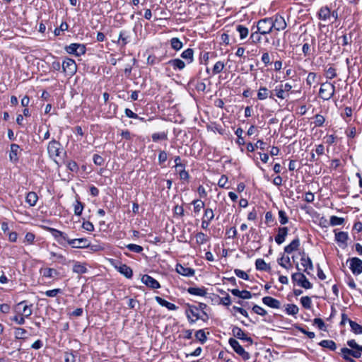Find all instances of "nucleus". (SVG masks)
Instances as JSON below:
<instances>
[{
  "label": "nucleus",
  "instance_id": "nucleus-15",
  "mask_svg": "<svg viewBox=\"0 0 362 362\" xmlns=\"http://www.w3.org/2000/svg\"><path fill=\"white\" fill-rule=\"evenodd\" d=\"M116 269L127 279H132L133 276L132 269L125 264H120L115 266Z\"/></svg>",
  "mask_w": 362,
  "mask_h": 362
},
{
  "label": "nucleus",
  "instance_id": "nucleus-52",
  "mask_svg": "<svg viewBox=\"0 0 362 362\" xmlns=\"http://www.w3.org/2000/svg\"><path fill=\"white\" fill-rule=\"evenodd\" d=\"M300 303L302 305L306 308L309 309L311 307L312 301L310 297L308 296H303L300 298Z\"/></svg>",
  "mask_w": 362,
  "mask_h": 362
},
{
  "label": "nucleus",
  "instance_id": "nucleus-10",
  "mask_svg": "<svg viewBox=\"0 0 362 362\" xmlns=\"http://www.w3.org/2000/svg\"><path fill=\"white\" fill-rule=\"evenodd\" d=\"M68 244L70 245L73 248H87L90 246V241L85 238L69 239Z\"/></svg>",
  "mask_w": 362,
  "mask_h": 362
},
{
  "label": "nucleus",
  "instance_id": "nucleus-44",
  "mask_svg": "<svg viewBox=\"0 0 362 362\" xmlns=\"http://www.w3.org/2000/svg\"><path fill=\"white\" fill-rule=\"evenodd\" d=\"M298 308L294 304H288L286 308V312L288 315H295L298 313Z\"/></svg>",
  "mask_w": 362,
  "mask_h": 362
},
{
  "label": "nucleus",
  "instance_id": "nucleus-34",
  "mask_svg": "<svg viewBox=\"0 0 362 362\" xmlns=\"http://www.w3.org/2000/svg\"><path fill=\"white\" fill-rule=\"evenodd\" d=\"M341 352L343 355V358L345 359L346 357H350V356H353L354 358H358V353L356 351H353L351 349L348 348H342L341 349Z\"/></svg>",
  "mask_w": 362,
  "mask_h": 362
},
{
  "label": "nucleus",
  "instance_id": "nucleus-36",
  "mask_svg": "<svg viewBox=\"0 0 362 362\" xmlns=\"http://www.w3.org/2000/svg\"><path fill=\"white\" fill-rule=\"evenodd\" d=\"M42 271L43 276L47 278L55 277L59 274V272L55 269L53 268H45Z\"/></svg>",
  "mask_w": 362,
  "mask_h": 362
},
{
  "label": "nucleus",
  "instance_id": "nucleus-40",
  "mask_svg": "<svg viewBox=\"0 0 362 362\" xmlns=\"http://www.w3.org/2000/svg\"><path fill=\"white\" fill-rule=\"evenodd\" d=\"M170 45H171V47L176 50V51H178L180 49H182V46H183V44L182 42L180 40L179 38L177 37H173L171 40H170Z\"/></svg>",
  "mask_w": 362,
  "mask_h": 362
},
{
  "label": "nucleus",
  "instance_id": "nucleus-16",
  "mask_svg": "<svg viewBox=\"0 0 362 362\" xmlns=\"http://www.w3.org/2000/svg\"><path fill=\"white\" fill-rule=\"evenodd\" d=\"M288 229L287 227L279 228L278 233L275 237V241L278 245L282 244L288 235Z\"/></svg>",
  "mask_w": 362,
  "mask_h": 362
},
{
  "label": "nucleus",
  "instance_id": "nucleus-45",
  "mask_svg": "<svg viewBox=\"0 0 362 362\" xmlns=\"http://www.w3.org/2000/svg\"><path fill=\"white\" fill-rule=\"evenodd\" d=\"M351 331L356 334H362V326L354 321H350Z\"/></svg>",
  "mask_w": 362,
  "mask_h": 362
},
{
  "label": "nucleus",
  "instance_id": "nucleus-21",
  "mask_svg": "<svg viewBox=\"0 0 362 362\" xmlns=\"http://www.w3.org/2000/svg\"><path fill=\"white\" fill-rule=\"evenodd\" d=\"M168 64L173 66L175 70H183L185 67V63L180 59H174L168 62Z\"/></svg>",
  "mask_w": 362,
  "mask_h": 362
},
{
  "label": "nucleus",
  "instance_id": "nucleus-9",
  "mask_svg": "<svg viewBox=\"0 0 362 362\" xmlns=\"http://www.w3.org/2000/svg\"><path fill=\"white\" fill-rule=\"evenodd\" d=\"M272 28L276 31H281L286 29L287 24L284 17L276 15L272 18Z\"/></svg>",
  "mask_w": 362,
  "mask_h": 362
},
{
  "label": "nucleus",
  "instance_id": "nucleus-49",
  "mask_svg": "<svg viewBox=\"0 0 362 362\" xmlns=\"http://www.w3.org/2000/svg\"><path fill=\"white\" fill-rule=\"evenodd\" d=\"M84 205L82 202L78 200L76 201L74 204V214L76 216H80L83 210Z\"/></svg>",
  "mask_w": 362,
  "mask_h": 362
},
{
  "label": "nucleus",
  "instance_id": "nucleus-27",
  "mask_svg": "<svg viewBox=\"0 0 362 362\" xmlns=\"http://www.w3.org/2000/svg\"><path fill=\"white\" fill-rule=\"evenodd\" d=\"M321 20L327 21L331 18V11L327 6L322 7L318 13Z\"/></svg>",
  "mask_w": 362,
  "mask_h": 362
},
{
  "label": "nucleus",
  "instance_id": "nucleus-19",
  "mask_svg": "<svg viewBox=\"0 0 362 362\" xmlns=\"http://www.w3.org/2000/svg\"><path fill=\"white\" fill-rule=\"evenodd\" d=\"M187 317L189 323H194L198 319L202 318L198 313V308L196 307L191 308L187 310Z\"/></svg>",
  "mask_w": 362,
  "mask_h": 362
},
{
  "label": "nucleus",
  "instance_id": "nucleus-61",
  "mask_svg": "<svg viewBox=\"0 0 362 362\" xmlns=\"http://www.w3.org/2000/svg\"><path fill=\"white\" fill-rule=\"evenodd\" d=\"M214 217V211L211 209H206L204 211V219L206 218L210 222Z\"/></svg>",
  "mask_w": 362,
  "mask_h": 362
},
{
  "label": "nucleus",
  "instance_id": "nucleus-8",
  "mask_svg": "<svg viewBox=\"0 0 362 362\" xmlns=\"http://www.w3.org/2000/svg\"><path fill=\"white\" fill-rule=\"evenodd\" d=\"M292 279L293 281L296 282L299 286L304 288H312L311 283L307 279L305 276L300 272L295 273L292 275Z\"/></svg>",
  "mask_w": 362,
  "mask_h": 362
},
{
  "label": "nucleus",
  "instance_id": "nucleus-39",
  "mask_svg": "<svg viewBox=\"0 0 362 362\" xmlns=\"http://www.w3.org/2000/svg\"><path fill=\"white\" fill-rule=\"evenodd\" d=\"M196 242L198 245H203L208 242L209 237L202 232L197 233L195 235Z\"/></svg>",
  "mask_w": 362,
  "mask_h": 362
},
{
  "label": "nucleus",
  "instance_id": "nucleus-7",
  "mask_svg": "<svg viewBox=\"0 0 362 362\" xmlns=\"http://www.w3.org/2000/svg\"><path fill=\"white\" fill-rule=\"evenodd\" d=\"M47 230L52 235L59 244L63 245L64 242H66L68 243L69 238L65 233L49 227L47 228Z\"/></svg>",
  "mask_w": 362,
  "mask_h": 362
},
{
  "label": "nucleus",
  "instance_id": "nucleus-29",
  "mask_svg": "<svg viewBox=\"0 0 362 362\" xmlns=\"http://www.w3.org/2000/svg\"><path fill=\"white\" fill-rule=\"evenodd\" d=\"M181 57L186 59L188 64H190L194 60V50L191 48H188L182 52Z\"/></svg>",
  "mask_w": 362,
  "mask_h": 362
},
{
  "label": "nucleus",
  "instance_id": "nucleus-50",
  "mask_svg": "<svg viewBox=\"0 0 362 362\" xmlns=\"http://www.w3.org/2000/svg\"><path fill=\"white\" fill-rule=\"evenodd\" d=\"M344 222V218L341 217H337L336 216H332L330 217V225L332 226H339L343 224Z\"/></svg>",
  "mask_w": 362,
  "mask_h": 362
},
{
  "label": "nucleus",
  "instance_id": "nucleus-18",
  "mask_svg": "<svg viewBox=\"0 0 362 362\" xmlns=\"http://www.w3.org/2000/svg\"><path fill=\"white\" fill-rule=\"evenodd\" d=\"M176 272L185 276H192L194 274V270L190 267H184L182 264L176 265Z\"/></svg>",
  "mask_w": 362,
  "mask_h": 362
},
{
  "label": "nucleus",
  "instance_id": "nucleus-5",
  "mask_svg": "<svg viewBox=\"0 0 362 362\" xmlns=\"http://www.w3.org/2000/svg\"><path fill=\"white\" fill-rule=\"evenodd\" d=\"M349 268L354 275H359L362 273V260L358 257L349 258Z\"/></svg>",
  "mask_w": 362,
  "mask_h": 362
},
{
  "label": "nucleus",
  "instance_id": "nucleus-30",
  "mask_svg": "<svg viewBox=\"0 0 362 362\" xmlns=\"http://www.w3.org/2000/svg\"><path fill=\"white\" fill-rule=\"evenodd\" d=\"M73 272L78 274H82L87 272V268L84 264L76 262L73 267Z\"/></svg>",
  "mask_w": 362,
  "mask_h": 362
},
{
  "label": "nucleus",
  "instance_id": "nucleus-42",
  "mask_svg": "<svg viewBox=\"0 0 362 362\" xmlns=\"http://www.w3.org/2000/svg\"><path fill=\"white\" fill-rule=\"evenodd\" d=\"M269 90L266 87H261L257 93V98L260 100H265L269 97Z\"/></svg>",
  "mask_w": 362,
  "mask_h": 362
},
{
  "label": "nucleus",
  "instance_id": "nucleus-14",
  "mask_svg": "<svg viewBox=\"0 0 362 362\" xmlns=\"http://www.w3.org/2000/svg\"><path fill=\"white\" fill-rule=\"evenodd\" d=\"M233 335L240 339L249 342L250 344L253 343V341L251 337H247L245 332L238 327L234 326L232 329Z\"/></svg>",
  "mask_w": 362,
  "mask_h": 362
},
{
  "label": "nucleus",
  "instance_id": "nucleus-22",
  "mask_svg": "<svg viewBox=\"0 0 362 362\" xmlns=\"http://www.w3.org/2000/svg\"><path fill=\"white\" fill-rule=\"evenodd\" d=\"M230 292L233 296H238L243 299H250L252 297L251 293L246 290L240 291L238 289L234 288L230 290Z\"/></svg>",
  "mask_w": 362,
  "mask_h": 362
},
{
  "label": "nucleus",
  "instance_id": "nucleus-24",
  "mask_svg": "<svg viewBox=\"0 0 362 362\" xmlns=\"http://www.w3.org/2000/svg\"><path fill=\"white\" fill-rule=\"evenodd\" d=\"M21 305H23V310L20 313L21 315L23 316L25 318L30 317L33 313L30 306L27 305L25 301H21L17 304L16 308H18Z\"/></svg>",
  "mask_w": 362,
  "mask_h": 362
},
{
  "label": "nucleus",
  "instance_id": "nucleus-55",
  "mask_svg": "<svg viewBox=\"0 0 362 362\" xmlns=\"http://www.w3.org/2000/svg\"><path fill=\"white\" fill-rule=\"evenodd\" d=\"M325 76L329 79H332L337 76L336 69L333 67H329L325 71Z\"/></svg>",
  "mask_w": 362,
  "mask_h": 362
},
{
  "label": "nucleus",
  "instance_id": "nucleus-11",
  "mask_svg": "<svg viewBox=\"0 0 362 362\" xmlns=\"http://www.w3.org/2000/svg\"><path fill=\"white\" fill-rule=\"evenodd\" d=\"M60 146V143L54 139L49 141L47 146V151L51 158H55L59 156Z\"/></svg>",
  "mask_w": 362,
  "mask_h": 362
},
{
  "label": "nucleus",
  "instance_id": "nucleus-46",
  "mask_svg": "<svg viewBox=\"0 0 362 362\" xmlns=\"http://www.w3.org/2000/svg\"><path fill=\"white\" fill-rule=\"evenodd\" d=\"M225 67V64L223 62H221V61H218L217 62L213 69H212V71H213V74H218L219 73H221L223 69H224Z\"/></svg>",
  "mask_w": 362,
  "mask_h": 362
},
{
  "label": "nucleus",
  "instance_id": "nucleus-51",
  "mask_svg": "<svg viewBox=\"0 0 362 362\" xmlns=\"http://www.w3.org/2000/svg\"><path fill=\"white\" fill-rule=\"evenodd\" d=\"M167 139V134L165 132L154 133L152 134V140L154 142H157L159 140H166Z\"/></svg>",
  "mask_w": 362,
  "mask_h": 362
},
{
  "label": "nucleus",
  "instance_id": "nucleus-48",
  "mask_svg": "<svg viewBox=\"0 0 362 362\" xmlns=\"http://www.w3.org/2000/svg\"><path fill=\"white\" fill-rule=\"evenodd\" d=\"M274 91L275 92L276 95L281 99H284L288 95L281 86H276Z\"/></svg>",
  "mask_w": 362,
  "mask_h": 362
},
{
  "label": "nucleus",
  "instance_id": "nucleus-60",
  "mask_svg": "<svg viewBox=\"0 0 362 362\" xmlns=\"http://www.w3.org/2000/svg\"><path fill=\"white\" fill-rule=\"evenodd\" d=\"M316 74L314 72H310L306 78V83L308 86H311L313 83L315 82L316 80Z\"/></svg>",
  "mask_w": 362,
  "mask_h": 362
},
{
  "label": "nucleus",
  "instance_id": "nucleus-59",
  "mask_svg": "<svg viewBox=\"0 0 362 362\" xmlns=\"http://www.w3.org/2000/svg\"><path fill=\"white\" fill-rule=\"evenodd\" d=\"M279 221L281 225H284L288 223V219L286 214L284 211H283V210L279 211Z\"/></svg>",
  "mask_w": 362,
  "mask_h": 362
},
{
  "label": "nucleus",
  "instance_id": "nucleus-1",
  "mask_svg": "<svg viewBox=\"0 0 362 362\" xmlns=\"http://www.w3.org/2000/svg\"><path fill=\"white\" fill-rule=\"evenodd\" d=\"M335 93V86L330 82L322 83L319 90V96L324 100H329Z\"/></svg>",
  "mask_w": 362,
  "mask_h": 362
},
{
  "label": "nucleus",
  "instance_id": "nucleus-32",
  "mask_svg": "<svg viewBox=\"0 0 362 362\" xmlns=\"http://www.w3.org/2000/svg\"><path fill=\"white\" fill-rule=\"evenodd\" d=\"M255 266L256 269L260 271H268L270 269V266L262 259H257L255 262Z\"/></svg>",
  "mask_w": 362,
  "mask_h": 362
},
{
  "label": "nucleus",
  "instance_id": "nucleus-20",
  "mask_svg": "<svg viewBox=\"0 0 362 362\" xmlns=\"http://www.w3.org/2000/svg\"><path fill=\"white\" fill-rule=\"evenodd\" d=\"M129 35L126 30H121L119 35V38L117 41V45L124 47L127 43L129 42Z\"/></svg>",
  "mask_w": 362,
  "mask_h": 362
},
{
  "label": "nucleus",
  "instance_id": "nucleus-62",
  "mask_svg": "<svg viewBox=\"0 0 362 362\" xmlns=\"http://www.w3.org/2000/svg\"><path fill=\"white\" fill-rule=\"evenodd\" d=\"M35 236L33 233H27L25 236V239L23 243H26L28 244H33L34 243Z\"/></svg>",
  "mask_w": 362,
  "mask_h": 362
},
{
  "label": "nucleus",
  "instance_id": "nucleus-54",
  "mask_svg": "<svg viewBox=\"0 0 362 362\" xmlns=\"http://www.w3.org/2000/svg\"><path fill=\"white\" fill-rule=\"evenodd\" d=\"M50 255L52 257H56L57 261L62 264H66V259L64 256L61 254H57L54 252H51Z\"/></svg>",
  "mask_w": 362,
  "mask_h": 362
},
{
  "label": "nucleus",
  "instance_id": "nucleus-17",
  "mask_svg": "<svg viewBox=\"0 0 362 362\" xmlns=\"http://www.w3.org/2000/svg\"><path fill=\"white\" fill-rule=\"evenodd\" d=\"M262 303L272 308L278 309L281 307L280 301L270 296L264 297L262 298Z\"/></svg>",
  "mask_w": 362,
  "mask_h": 362
},
{
  "label": "nucleus",
  "instance_id": "nucleus-6",
  "mask_svg": "<svg viewBox=\"0 0 362 362\" xmlns=\"http://www.w3.org/2000/svg\"><path fill=\"white\" fill-rule=\"evenodd\" d=\"M86 46L83 44L72 43L66 47V51L71 54L81 56L86 52Z\"/></svg>",
  "mask_w": 362,
  "mask_h": 362
},
{
  "label": "nucleus",
  "instance_id": "nucleus-64",
  "mask_svg": "<svg viewBox=\"0 0 362 362\" xmlns=\"http://www.w3.org/2000/svg\"><path fill=\"white\" fill-rule=\"evenodd\" d=\"M64 361L65 362H75L76 356L72 353L66 352L64 354Z\"/></svg>",
  "mask_w": 362,
  "mask_h": 362
},
{
  "label": "nucleus",
  "instance_id": "nucleus-57",
  "mask_svg": "<svg viewBox=\"0 0 362 362\" xmlns=\"http://www.w3.org/2000/svg\"><path fill=\"white\" fill-rule=\"evenodd\" d=\"M325 121V117L321 115H316L315 116V121L314 124L315 127H321L323 125L324 122Z\"/></svg>",
  "mask_w": 362,
  "mask_h": 362
},
{
  "label": "nucleus",
  "instance_id": "nucleus-23",
  "mask_svg": "<svg viewBox=\"0 0 362 362\" xmlns=\"http://www.w3.org/2000/svg\"><path fill=\"white\" fill-rule=\"evenodd\" d=\"M299 246H300V240L298 238H296L293 240H292V242L289 245H286L284 247V252L286 253L290 254V253L293 252V251L297 250L298 249Z\"/></svg>",
  "mask_w": 362,
  "mask_h": 362
},
{
  "label": "nucleus",
  "instance_id": "nucleus-43",
  "mask_svg": "<svg viewBox=\"0 0 362 362\" xmlns=\"http://www.w3.org/2000/svg\"><path fill=\"white\" fill-rule=\"evenodd\" d=\"M195 337L202 344H204L207 340V337L204 329H199L195 333Z\"/></svg>",
  "mask_w": 362,
  "mask_h": 362
},
{
  "label": "nucleus",
  "instance_id": "nucleus-53",
  "mask_svg": "<svg viewBox=\"0 0 362 362\" xmlns=\"http://www.w3.org/2000/svg\"><path fill=\"white\" fill-rule=\"evenodd\" d=\"M252 310L255 313L261 315V316H265L267 314V312L266 310H264L263 308L255 305L252 308Z\"/></svg>",
  "mask_w": 362,
  "mask_h": 362
},
{
  "label": "nucleus",
  "instance_id": "nucleus-4",
  "mask_svg": "<svg viewBox=\"0 0 362 362\" xmlns=\"http://www.w3.org/2000/svg\"><path fill=\"white\" fill-rule=\"evenodd\" d=\"M63 71L69 75L73 76L77 70V66L74 59L67 58L62 64Z\"/></svg>",
  "mask_w": 362,
  "mask_h": 362
},
{
  "label": "nucleus",
  "instance_id": "nucleus-2",
  "mask_svg": "<svg viewBox=\"0 0 362 362\" xmlns=\"http://www.w3.org/2000/svg\"><path fill=\"white\" fill-rule=\"evenodd\" d=\"M257 30L262 35L271 33L273 31L272 18H265L258 21Z\"/></svg>",
  "mask_w": 362,
  "mask_h": 362
},
{
  "label": "nucleus",
  "instance_id": "nucleus-3",
  "mask_svg": "<svg viewBox=\"0 0 362 362\" xmlns=\"http://www.w3.org/2000/svg\"><path fill=\"white\" fill-rule=\"evenodd\" d=\"M229 344L231 346L234 351L240 356L243 360L247 361L250 358V354L246 351L240 343L235 339L230 338L228 340Z\"/></svg>",
  "mask_w": 362,
  "mask_h": 362
},
{
  "label": "nucleus",
  "instance_id": "nucleus-38",
  "mask_svg": "<svg viewBox=\"0 0 362 362\" xmlns=\"http://www.w3.org/2000/svg\"><path fill=\"white\" fill-rule=\"evenodd\" d=\"M27 334V331L21 327H16L14 329V336L16 339H24L26 338L25 334Z\"/></svg>",
  "mask_w": 362,
  "mask_h": 362
},
{
  "label": "nucleus",
  "instance_id": "nucleus-58",
  "mask_svg": "<svg viewBox=\"0 0 362 362\" xmlns=\"http://www.w3.org/2000/svg\"><path fill=\"white\" fill-rule=\"evenodd\" d=\"M261 35H262L260 34L257 30V31L252 33L250 35V39L252 40L254 43H258L260 42L262 40Z\"/></svg>",
  "mask_w": 362,
  "mask_h": 362
},
{
  "label": "nucleus",
  "instance_id": "nucleus-35",
  "mask_svg": "<svg viewBox=\"0 0 362 362\" xmlns=\"http://www.w3.org/2000/svg\"><path fill=\"white\" fill-rule=\"evenodd\" d=\"M349 238L348 234L346 232H339L335 233V240L337 242L346 244Z\"/></svg>",
  "mask_w": 362,
  "mask_h": 362
},
{
  "label": "nucleus",
  "instance_id": "nucleus-26",
  "mask_svg": "<svg viewBox=\"0 0 362 362\" xmlns=\"http://www.w3.org/2000/svg\"><path fill=\"white\" fill-rule=\"evenodd\" d=\"M19 146L16 144H13L11 145V151L9 154L10 160L12 162H16L18 160V153L19 151Z\"/></svg>",
  "mask_w": 362,
  "mask_h": 362
},
{
  "label": "nucleus",
  "instance_id": "nucleus-37",
  "mask_svg": "<svg viewBox=\"0 0 362 362\" xmlns=\"http://www.w3.org/2000/svg\"><path fill=\"white\" fill-rule=\"evenodd\" d=\"M320 345L332 351H334L337 349V345L332 340H322L320 342Z\"/></svg>",
  "mask_w": 362,
  "mask_h": 362
},
{
  "label": "nucleus",
  "instance_id": "nucleus-47",
  "mask_svg": "<svg viewBox=\"0 0 362 362\" xmlns=\"http://www.w3.org/2000/svg\"><path fill=\"white\" fill-rule=\"evenodd\" d=\"M192 204L194 205V211L196 214L199 213L201 209L204 206V202L200 199L194 200Z\"/></svg>",
  "mask_w": 362,
  "mask_h": 362
},
{
  "label": "nucleus",
  "instance_id": "nucleus-41",
  "mask_svg": "<svg viewBox=\"0 0 362 362\" xmlns=\"http://www.w3.org/2000/svg\"><path fill=\"white\" fill-rule=\"evenodd\" d=\"M236 29H237V31L240 34V37L241 40H243V39H245V37H247L248 33H249V30H248V29L246 27H245L243 25H238L237 26Z\"/></svg>",
  "mask_w": 362,
  "mask_h": 362
},
{
  "label": "nucleus",
  "instance_id": "nucleus-13",
  "mask_svg": "<svg viewBox=\"0 0 362 362\" xmlns=\"http://www.w3.org/2000/svg\"><path fill=\"white\" fill-rule=\"evenodd\" d=\"M141 281L146 286L153 289L159 288L160 287L159 282L148 274H144L141 277Z\"/></svg>",
  "mask_w": 362,
  "mask_h": 362
},
{
  "label": "nucleus",
  "instance_id": "nucleus-28",
  "mask_svg": "<svg viewBox=\"0 0 362 362\" xmlns=\"http://www.w3.org/2000/svg\"><path fill=\"white\" fill-rule=\"evenodd\" d=\"M38 199L37 194L34 192H30L28 193L25 201L30 206H33L36 204Z\"/></svg>",
  "mask_w": 362,
  "mask_h": 362
},
{
  "label": "nucleus",
  "instance_id": "nucleus-31",
  "mask_svg": "<svg viewBox=\"0 0 362 362\" xmlns=\"http://www.w3.org/2000/svg\"><path fill=\"white\" fill-rule=\"evenodd\" d=\"M347 345L351 348L353 351H356L358 354V358L361 356L362 354V346L358 344L355 340L351 339L347 341Z\"/></svg>",
  "mask_w": 362,
  "mask_h": 362
},
{
  "label": "nucleus",
  "instance_id": "nucleus-25",
  "mask_svg": "<svg viewBox=\"0 0 362 362\" xmlns=\"http://www.w3.org/2000/svg\"><path fill=\"white\" fill-rule=\"evenodd\" d=\"M277 262H278V264L281 267H282L286 269H289L292 267V264L291 263V259L288 256L283 255L281 257L278 259Z\"/></svg>",
  "mask_w": 362,
  "mask_h": 362
},
{
  "label": "nucleus",
  "instance_id": "nucleus-63",
  "mask_svg": "<svg viewBox=\"0 0 362 362\" xmlns=\"http://www.w3.org/2000/svg\"><path fill=\"white\" fill-rule=\"evenodd\" d=\"M235 275L243 279L247 280L249 279L248 274L243 270L236 269L234 271Z\"/></svg>",
  "mask_w": 362,
  "mask_h": 362
},
{
  "label": "nucleus",
  "instance_id": "nucleus-33",
  "mask_svg": "<svg viewBox=\"0 0 362 362\" xmlns=\"http://www.w3.org/2000/svg\"><path fill=\"white\" fill-rule=\"evenodd\" d=\"M187 291L192 295L199 296H205L206 295V291L204 288L190 287Z\"/></svg>",
  "mask_w": 362,
  "mask_h": 362
},
{
  "label": "nucleus",
  "instance_id": "nucleus-56",
  "mask_svg": "<svg viewBox=\"0 0 362 362\" xmlns=\"http://www.w3.org/2000/svg\"><path fill=\"white\" fill-rule=\"evenodd\" d=\"M127 247L129 250L136 253H140L143 251V247L136 244H129Z\"/></svg>",
  "mask_w": 362,
  "mask_h": 362
},
{
  "label": "nucleus",
  "instance_id": "nucleus-12",
  "mask_svg": "<svg viewBox=\"0 0 362 362\" xmlns=\"http://www.w3.org/2000/svg\"><path fill=\"white\" fill-rule=\"evenodd\" d=\"M299 254L301 256L300 264L304 268L303 271L309 274L310 272H308V269H313L312 261L310 258L306 255L305 252H301Z\"/></svg>",
  "mask_w": 362,
  "mask_h": 362
}]
</instances>
